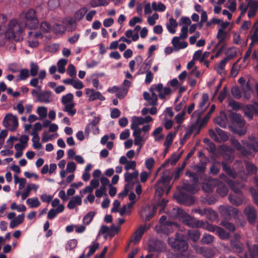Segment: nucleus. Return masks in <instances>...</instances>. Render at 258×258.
<instances>
[{
    "label": "nucleus",
    "mask_w": 258,
    "mask_h": 258,
    "mask_svg": "<svg viewBox=\"0 0 258 258\" xmlns=\"http://www.w3.org/2000/svg\"><path fill=\"white\" fill-rule=\"evenodd\" d=\"M180 220L185 224L189 227H198L202 225V222L198 221L195 218H193L189 215L184 213L182 214L180 217Z\"/></svg>",
    "instance_id": "nucleus-10"
},
{
    "label": "nucleus",
    "mask_w": 258,
    "mask_h": 258,
    "mask_svg": "<svg viewBox=\"0 0 258 258\" xmlns=\"http://www.w3.org/2000/svg\"><path fill=\"white\" fill-rule=\"evenodd\" d=\"M225 54L226 57L224 59H226L228 61L229 60L234 57L237 54V49L234 47H231L228 48L225 51Z\"/></svg>",
    "instance_id": "nucleus-38"
},
{
    "label": "nucleus",
    "mask_w": 258,
    "mask_h": 258,
    "mask_svg": "<svg viewBox=\"0 0 258 258\" xmlns=\"http://www.w3.org/2000/svg\"><path fill=\"white\" fill-rule=\"evenodd\" d=\"M3 125L11 131H15L18 126V119L16 115L12 113L7 114L3 121Z\"/></svg>",
    "instance_id": "nucleus-6"
},
{
    "label": "nucleus",
    "mask_w": 258,
    "mask_h": 258,
    "mask_svg": "<svg viewBox=\"0 0 258 258\" xmlns=\"http://www.w3.org/2000/svg\"><path fill=\"white\" fill-rule=\"evenodd\" d=\"M88 11L86 7H82L75 12L74 14V19L77 21H80L83 19L85 15Z\"/></svg>",
    "instance_id": "nucleus-39"
},
{
    "label": "nucleus",
    "mask_w": 258,
    "mask_h": 258,
    "mask_svg": "<svg viewBox=\"0 0 258 258\" xmlns=\"http://www.w3.org/2000/svg\"><path fill=\"white\" fill-rule=\"evenodd\" d=\"M64 207L63 205H59L56 209H52L49 210L47 214V218L49 219H52L55 217L58 213L62 212Z\"/></svg>",
    "instance_id": "nucleus-35"
},
{
    "label": "nucleus",
    "mask_w": 258,
    "mask_h": 258,
    "mask_svg": "<svg viewBox=\"0 0 258 258\" xmlns=\"http://www.w3.org/2000/svg\"><path fill=\"white\" fill-rule=\"evenodd\" d=\"M24 220V215L23 214L19 215L16 218L12 219L10 223V227L11 228H14L21 224Z\"/></svg>",
    "instance_id": "nucleus-36"
},
{
    "label": "nucleus",
    "mask_w": 258,
    "mask_h": 258,
    "mask_svg": "<svg viewBox=\"0 0 258 258\" xmlns=\"http://www.w3.org/2000/svg\"><path fill=\"white\" fill-rule=\"evenodd\" d=\"M162 131L163 127L161 126H159L153 131L152 136L153 137L155 142H161L164 139V136L162 133Z\"/></svg>",
    "instance_id": "nucleus-29"
},
{
    "label": "nucleus",
    "mask_w": 258,
    "mask_h": 258,
    "mask_svg": "<svg viewBox=\"0 0 258 258\" xmlns=\"http://www.w3.org/2000/svg\"><path fill=\"white\" fill-rule=\"evenodd\" d=\"M252 111L258 113V103H254L251 105L246 106L244 108L245 114L249 118L252 117Z\"/></svg>",
    "instance_id": "nucleus-23"
},
{
    "label": "nucleus",
    "mask_w": 258,
    "mask_h": 258,
    "mask_svg": "<svg viewBox=\"0 0 258 258\" xmlns=\"http://www.w3.org/2000/svg\"><path fill=\"white\" fill-rule=\"evenodd\" d=\"M138 175L139 172L137 170H135L132 173L127 172L124 175L125 181L128 183H132L137 180Z\"/></svg>",
    "instance_id": "nucleus-30"
},
{
    "label": "nucleus",
    "mask_w": 258,
    "mask_h": 258,
    "mask_svg": "<svg viewBox=\"0 0 258 258\" xmlns=\"http://www.w3.org/2000/svg\"><path fill=\"white\" fill-rule=\"evenodd\" d=\"M217 192L221 197H224L228 193V189L225 186L218 182V183Z\"/></svg>",
    "instance_id": "nucleus-57"
},
{
    "label": "nucleus",
    "mask_w": 258,
    "mask_h": 258,
    "mask_svg": "<svg viewBox=\"0 0 258 258\" xmlns=\"http://www.w3.org/2000/svg\"><path fill=\"white\" fill-rule=\"evenodd\" d=\"M52 31L56 34L63 33L66 31V27L62 25L56 24L53 26Z\"/></svg>",
    "instance_id": "nucleus-60"
},
{
    "label": "nucleus",
    "mask_w": 258,
    "mask_h": 258,
    "mask_svg": "<svg viewBox=\"0 0 258 258\" xmlns=\"http://www.w3.org/2000/svg\"><path fill=\"white\" fill-rule=\"evenodd\" d=\"M188 235L189 238L194 241H198L200 236V233L197 229L188 231Z\"/></svg>",
    "instance_id": "nucleus-54"
},
{
    "label": "nucleus",
    "mask_w": 258,
    "mask_h": 258,
    "mask_svg": "<svg viewBox=\"0 0 258 258\" xmlns=\"http://www.w3.org/2000/svg\"><path fill=\"white\" fill-rule=\"evenodd\" d=\"M42 37L41 32L31 30L28 32L27 43L32 48H35L39 45L38 39Z\"/></svg>",
    "instance_id": "nucleus-7"
},
{
    "label": "nucleus",
    "mask_w": 258,
    "mask_h": 258,
    "mask_svg": "<svg viewBox=\"0 0 258 258\" xmlns=\"http://www.w3.org/2000/svg\"><path fill=\"white\" fill-rule=\"evenodd\" d=\"M247 7L249 8L247 15L248 18H251L256 14L258 9V2L256 1L249 2L247 3Z\"/></svg>",
    "instance_id": "nucleus-21"
},
{
    "label": "nucleus",
    "mask_w": 258,
    "mask_h": 258,
    "mask_svg": "<svg viewBox=\"0 0 258 258\" xmlns=\"http://www.w3.org/2000/svg\"><path fill=\"white\" fill-rule=\"evenodd\" d=\"M234 238V239L231 240V246L237 252H240L243 249V245L238 241L240 236L238 234L235 235Z\"/></svg>",
    "instance_id": "nucleus-28"
},
{
    "label": "nucleus",
    "mask_w": 258,
    "mask_h": 258,
    "mask_svg": "<svg viewBox=\"0 0 258 258\" xmlns=\"http://www.w3.org/2000/svg\"><path fill=\"white\" fill-rule=\"evenodd\" d=\"M216 133L218 134V136H219V139L220 140V142L222 141H226L228 139V137L227 135L222 130L219 128H216Z\"/></svg>",
    "instance_id": "nucleus-63"
},
{
    "label": "nucleus",
    "mask_w": 258,
    "mask_h": 258,
    "mask_svg": "<svg viewBox=\"0 0 258 258\" xmlns=\"http://www.w3.org/2000/svg\"><path fill=\"white\" fill-rule=\"evenodd\" d=\"M144 124L143 117L133 116L131 118V128L133 132L139 130V126Z\"/></svg>",
    "instance_id": "nucleus-20"
},
{
    "label": "nucleus",
    "mask_w": 258,
    "mask_h": 258,
    "mask_svg": "<svg viewBox=\"0 0 258 258\" xmlns=\"http://www.w3.org/2000/svg\"><path fill=\"white\" fill-rule=\"evenodd\" d=\"M177 26L178 23L177 21L173 18H170L166 23V26L168 32L172 34L176 33V28Z\"/></svg>",
    "instance_id": "nucleus-24"
},
{
    "label": "nucleus",
    "mask_w": 258,
    "mask_h": 258,
    "mask_svg": "<svg viewBox=\"0 0 258 258\" xmlns=\"http://www.w3.org/2000/svg\"><path fill=\"white\" fill-rule=\"evenodd\" d=\"M150 90L157 92L158 93L159 97L161 99H165L166 96L169 95L171 92L169 87H163L162 84L159 83L157 85H152Z\"/></svg>",
    "instance_id": "nucleus-8"
},
{
    "label": "nucleus",
    "mask_w": 258,
    "mask_h": 258,
    "mask_svg": "<svg viewBox=\"0 0 258 258\" xmlns=\"http://www.w3.org/2000/svg\"><path fill=\"white\" fill-rule=\"evenodd\" d=\"M247 246L250 252L251 258H258V245H253L250 246L249 244Z\"/></svg>",
    "instance_id": "nucleus-52"
},
{
    "label": "nucleus",
    "mask_w": 258,
    "mask_h": 258,
    "mask_svg": "<svg viewBox=\"0 0 258 258\" xmlns=\"http://www.w3.org/2000/svg\"><path fill=\"white\" fill-rule=\"evenodd\" d=\"M155 212L154 207L147 206L140 211V214L143 219H145L146 220H149L153 216Z\"/></svg>",
    "instance_id": "nucleus-18"
},
{
    "label": "nucleus",
    "mask_w": 258,
    "mask_h": 258,
    "mask_svg": "<svg viewBox=\"0 0 258 258\" xmlns=\"http://www.w3.org/2000/svg\"><path fill=\"white\" fill-rule=\"evenodd\" d=\"M225 7L231 12H234L236 10V0H228L225 5Z\"/></svg>",
    "instance_id": "nucleus-59"
},
{
    "label": "nucleus",
    "mask_w": 258,
    "mask_h": 258,
    "mask_svg": "<svg viewBox=\"0 0 258 258\" xmlns=\"http://www.w3.org/2000/svg\"><path fill=\"white\" fill-rule=\"evenodd\" d=\"M142 134L140 133V130L133 132V135L134 137V144L135 145L140 146L141 149L145 141L148 138L147 135L144 134L142 136Z\"/></svg>",
    "instance_id": "nucleus-11"
},
{
    "label": "nucleus",
    "mask_w": 258,
    "mask_h": 258,
    "mask_svg": "<svg viewBox=\"0 0 258 258\" xmlns=\"http://www.w3.org/2000/svg\"><path fill=\"white\" fill-rule=\"evenodd\" d=\"M82 204V199L79 196H76L72 198L68 204V208L70 209H73L77 206H80Z\"/></svg>",
    "instance_id": "nucleus-34"
},
{
    "label": "nucleus",
    "mask_w": 258,
    "mask_h": 258,
    "mask_svg": "<svg viewBox=\"0 0 258 258\" xmlns=\"http://www.w3.org/2000/svg\"><path fill=\"white\" fill-rule=\"evenodd\" d=\"M194 248L197 253L201 254L207 258H211L214 255V253L211 249L205 247H200L198 245H194Z\"/></svg>",
    "instance_id": "nucleus-16"
},
{
    "label": "nucleus",
    "mask_w": 258,
    "mask_h": 258,
    "mask_svg": "<svg viewBox=\"0 0 258 258\" xmlns=\"http://www.w3.org/2000/svg\"><path fill=\"white\" fill-rule=\"evenodd\" d=\"M241 88L244 93V97L247 99H249L251 93V88L249 83L247 82L245 85L241 86Z\"/></svg>",
    "instance_id": "nucleus-47"
},
{
    "label": "nucleus",
    "mask_w": 258,
    "mask_h": 258,
    "mask_svg": "<svg viewBox=\"0 0 258 258\" xmlns=\"http://www.w3.org/2000/svg\"><path fill=\"white\" fill-rule=\"evenodd\" d=\"M85 91L90 101H94L97 99H99L101 101L105 100V97L99 92L95 91L91 89H86Z\"/></svg>",
    "instance_id": "nucleus-14"
},
{
    "label": "nucleus",
    "mask_w": 258,
    "mask_h": 258,
    "mask_svg": "<svg viewBox=\"0 0 258 258\" xmlns=\"http://www.w3.org/2000/svg\"><path fill=\"white\" fill-rule=\"evenodd\" d=\"M66 164V162L64 160H60L58 163V167L61 169L60 171V176L61 178H64L66 176V171L64 169Z\"/></svg>",
    "instance_id": "nucleus-55"
},
{
    "label": "nucleus",
    "mask_w": 258,
    "mask_h": 258,
    "mask_svg": "<svg viewBox=\"0 0 258 258\" xmlns=\"http://www.w3.org/2000/svg\"><path fill=\"white\" fill-rule=\"evenodd\" d=\"M250 144L247 146L250 150H253L254 152L258 151V143L255 142L254 137H250L249 138Z\"/></svg>",
    "instance_id": "nucleus-62"
},
{
    "label": "nucleus",
    "mask_w": 258,
    "mask_h": 258,
    "mask_svg": "<svg viewBox=\"0 0 258 258\" xmlns=\"http://www.w3.org/2000/svg\"><path fill=\"white\" fill-rule=\"evenodd\" d=\"M25 27L30 30H35L38 26L39 21L33 9L28 10L25 14Z\"/></svg>",
    "instance_id": "nucleus-5"
},
{
    "label": "nucleus",
    "mask_w": 258,
    "mask_h": 258,
    "mask_svg": "<svg viewBox=\"0 0 258 258\" xmlns=\"http://www.w3.org/2000/svg\"><path fill=\"white\" fill-rule=\"evenodd\" d=\"M185 110L184 109L182 112L178 113L176 115L174 118L175 121L176 123L178 124L179 126H180L184 120L185 119Z\"/></svg>",
    "instance_id": "nucleus-50"
},
{
    "label": "nucleus",
    "mask_w": 258,
    "mask_h": 258,
    "mask_svg": "<svg viewBox=\"0 0 258 258\" xmlns=\"http://www.w3.org/2000/svg\"><path fill=\"white\" fill-rule=\"evenodd\" d=\"M24 27L22 23L16 19L10 21L8 27L5 31L6 38L15 41H21L23 39Z\"/></svg>",
    "instance_id": "nucleus-1"
},
{
    "label": "nucleus",
    "mask_w": 258,
    "mask_h": 258,
    "mask_svg": "<svg viewBox=\"0 0 258 258\" xmlns=\"http://www.w3.org/2000/svg\"><path fill=\"white\" fill-rule=\"evenodd\" d=\"M238 61H239V60H237L236 62H235L233 64V66L232 67L231 71V75L232 77H236L238 75L239 71L241 69H243L245 68H243V65H244L243 63L240 65H239L237 64Z\"/></svg>",
    "instance_id": "nucleus-43"
},
{
    "label": "nucleus",
    "mask_w": 258,
    "mask_h": 258,
    "mask_svg": "<svg viewBox=\"0 0 258 258\" xmlns=\"http://www.w3.org/2000/svg\"><path fill=\"white\" fill-rule=\"evenodd\" d=\"M175 136V133H173L172 132H169L166 136L164 143V146L165 147V153H166L168 151L169 148L173 141Z\"/></svg>",
    "instance_id": "nucleus-33"
},
{
    "label": "nucleus",
    "mask_w": 258,
    "mask_h": 258,
    "mask_svg": "<svg viewBox=\"0 0 258 258\" xmlns=\"http://www.w3.org/2000/svg\"><path fill=\"white\" fill-rule=\"evenodd\" d=\"M202 112L197 110L194 112L191 116V120L195 122L196 125L199 126L200 130L202 127L206 125L208 122L210 116L209 115H206L202 119L200 118V115Z\"/></svg>",
    "instance_id": "nucleus-9"
},
{
    "label": "nucleus",
    "mask_w": 258,
    "mask_h": 258,
    "mask_svg": "<svg viewBox=\"0 0 258 258\" xmlns=\"http://www.w3.org/2000/svg\"><path fill=\"white\" fill-rule=\"evenodd\" d=\"M36 113L39 116V119L42 120L47 116V108L43 106H39L36 109Z\"/></svg>",
    "instance_id": "nucleus-41"
},
{
    "label": "nucleus",
    "mask_w": 258,
    "mask_h": 258,
    "mask_svg": "<svg viewBox=\"0 0 258 258\" xmlns=\"http://www.w3.org/2000/svg\"><path fill=\"white\" fill-rule=\"evenodd\" d=\"M182 39H183L179 36H175L172 38L171 43L175 51L184 49L187 46V43Z\"/></svg>",
    "instance_id": "nucleus-13"
},
{
    "label": "nucleus",
    "mask_w": 258,
    "mask_h": 258,
    "mask_svg": "<svg viewBox=\"0 0 258 258\" xmlns=\"http://www.w3.org/2000/svg\"><path fill=\"white\" fill-rule=\"evenodd\" d=\"M166 220V217L165 216H162L160 219V225L156 227V230L158 232H162L164 233H168L170 231H168L166 229V227H171L172 224L166 223L165 222Z\"/></svg>",
    "instance_id": "nucleus-19"
},
{
    "label": "nucleus",
    "mask_w": 258,
    "mask_h": 258,
    "mask_svg": "<svg viewBox=\"0 0 258 258\" xmlns=\"http://www.w3.org/2000/svg\"><path fill=\"white\" fill-rule=\"evenodd\" d=\"M218 183V180L216 179H209L207 183H205L203 185V189L207 192H211L214 186Z\"/></svg>",
    "instance_id": "nucleus-25"
},
{
    "label": "nucleus",
    "mask_w": 258,
    "mask_h": 258,
    "mask_svg": "<svg viewBox=\"0 0 258 258\" xmlns=\"http://www.w3.org/2000/svg\"><path fill=\"white\" fill-rule=\"evenodd\" d=\"M95 215V212L91 211L88 213L83 218V222L84 224L85 225H89L91 222Z\"/></svg>",
    "instance_id": "nucleus-49"
},
{
    "label": "nucleus",
    "mask_w": 258,
    "mask_h": 258,
    "mask_svg": "<svg viewBox=\"0 0 258 258\" xmlns=\"http://www.w3.org/2000/svg\"><path fill=\"white\" fill-rule=\"evenodd\" d=\"M68 63L67 59L61 58L58 60L57 63L58 72L59 73L63 74L65 72V66Z\"/></svg>",
    "instance_id": "nucleus-48"
},
{
    "label": "nucleus",
    "mask_w": 258,
    "mask_h": 258,
    "mask_svg": "<svg viewBox=\"0 0 258 258\" xmlns=\"http://www.w3.org/2000/svg\"><path fill=\"white\" fill-rule=\"evenodd\" d=\"M77 244L78 241L76 239H71L66 243L65 246L66 249L69 250H73L77 246Z\"/></svg>",
    "instance_id": "nucleus-58"
},
{
    "label": "nucleus",
    "mask_w": 258,
    "mask_h": 258,
    "mask_svg": "<svg viewBox=\"0 0 258 258\" xmlns=\"http://www.w3.org/2000/svg\"><path fill=\"white\" fill-rule=\"evenodd\" d=\"M14 182L16 184H19L18 188L21 190L24 188L26 184V180L24 178H19L17 175L14 176Z\"/></svg>",
    "instance_id": "nucleus-46"
},
{
    "label": "nucleus",
    "mask_w": 258,
    "mask_h": 258,
    "mask_svg": "<svg viewBox=\"0 0 258 258\" xmlns=\"http://www.w3.org/2000/svg\"><path fill=\"white\" fill-rule=\"evenodd\" d=\"M52 101L51 93L50 91H44L41 92L38 98L35 100L36 102L49 103Z\"/></svg>",
    "instance_id": "nucleus-17"
},
{
    "label": "nucleus",
    "mask_w": 258,
    "mask_h": 258,
    "mask_svg": "<svg viewBox=\"0 0 258 258\" xmlns=\"http://www.w3.org/2000/svg\"><path fill=\"white\" fill-rule=\"evenodd\" d=\"M233 122L230 126V128L233 132L239 135H243L246 133V129L244 127V121L241 116L238 114L235 113L232 115Z\"/></svg>",
    "instance_id": "nucleus-3"
},
{
    "label": "nucleus",
    "mask_w": 258,
    "mask_h": 258,
    "mask_svg": "<svg viewBox=\"0 0 258 258\" xmlns=\"http://www.w3.org/2000/svg\"><path fill=\"white\" fill-rule=\"evenodd\" d=\"M127 38H132V40L136 41L138 40L139 36L138 33H134L132 30H127L125 33Z\"/></svg>",
    "instance_id": "nucleus-56"
},
{
    "label": "nucleus",
    "mask_w": 258,
    "mask_h": 258,
    "mask_svg": "<svg viewBox=\"0 0 258 258\" xmlns=\"http://www.w3.org/2000/svg\"><path fill=\"white\" fill-rule=\"evenodd\" d=\"M227 62L226 59H223L219 63L216 64L215 68L218 73L221 75L225 74L224 68Z\"/></svg>",
    "instance_id": "nucleus-40"
},
{
    "label": "nucleus",
    "mask_w": 258,
    "mask_h": 258,
    "mask_svg": "<svg viewBox=\"0 0 258 258\" xmlns=\"http://www.w3.org/2000/svg\"><path fill=\"white\" fill-rule=\"evenodd\" d=\"M227 33L225 30L222 29H219L217 34V38L218 40V43L217 45L223 43L226 39Z\"/></svg>",
    "instance_id": "nucleus-44"
},
{
    "label": "nucleus",
    "mask_w": 258,
    "mask_h": 258,
    "mask_svg": "<svg viewBox=\"0 0 258 258\" xmlns=\"http://www.w3.org/2000/svg\"><path fill=\"white\" fill-rule=\"evenodd\" d=\"M196 125V124H195L187 128L186 130V133L184 136V139H186L188 138L192 133H195V135H197L199 133L200 129H197Z\"/></svg>",
    "instance_id": "nucleus-45"
},
{
    "label": "nucleus",
    "mask_w": 258,
    "mask_h": 258,
    "mask_svg": "<svg viewBox=\"0 0 258 258\" xmlns=\"http://www.w3.org/2000/svg\"><path fill=\"white\" fill-rule=\"evenodd\" d=\"M244 213L251 223H253L256 218L255 211L252 206H247L244 210Z\"/></svg>",
    "instance_id": "nucleus-26"
},
{
    "label": "nucleus",
    "mask_w": 258,
    "mask_h": 258,
    "mask_svg": "<svg viewBox=\"0 0 258 258\" xmlns=\"http://www.w3.org/2000/svg\"><path fill=\"white\" fill-rule=\"evenodd\" d=\"M209 104V96L207 94L204 93L202 96V100L200 102L199 106L201 110L199 111L203 112Z\"/></svg>",
    "instance_id": "nucleus-32"
},
{
    "label": "nucleus",
    "mask_w": 258,
    "mask_h": 258,
    "mask_svg": "<svg viewBox=\"0 0 258 258\" xmlns=\"http://www.w3.org/2000/svg\"><path fill=\"white\" fill-rule=\"evenodd\" d=\"M168 243L174 249L180 251H185L188 248V245L182 235L177 234L175 239L169 238Z\"/></svg>",
    "instance_id": "nucleus-4"
},
{
    "label": "nucleus",
    "mask_w": 258,
    "mask_h": 258,
    "mask_svg": "<svg viewBox=\"0 0 258 258\" xmlns=\"http://www.w3.org/2000/svg\"><path fill=\"white\" fill-rule=\"evenodd\" d=\"M150 91L151 94L146 92L144 93V98L148 102L149 104L153 106L156 105L157 104L158 96L154 91L150 90Z\"/></svg>",
    "instance_id": "nucleus-15"
},
{
    "label": "nucleus",
    "mask_w": 258,
    "mask_h": 258,
    "mask_svg": "<svg viewBox=\"0 0 258 258\" xmlns=\"http://www.w3.org/2000/svg\"><path fill=\"white\" fill-rule=\"evenodd\" d=\"M26 204L30 208H36L41 205V202L37 197L28 199L26 200Z\"/></svg>",
    "instance_id": "nucleus-37"
},
{
    "label": "nucleus",
    "mask_w": 258,
    "mask_h": 258,
    "mask_svg": "<svg viewBox=\"0 0 258 258\" xmlns=\"http://www.w3.org/2000/svg\"><path fill=\"white\" fill-rule=\"evenodd\" d=\"M220 178L223 179L225 181L227 182L231 187V189L236 193L239 192L240 189L243 187V184L242 183H236L232 181H230L227 179V177L224 175H221Z\"/></svg>",
    "instance_id": "nucleus-22"
},
{
    "label": "nucleus",
    "mask_w": 258,
    "mask_h": 258,
    "mask_svg": "<svg viewBox=\"0 0 258 258\" xmlns=\"http://www.w3.org/2000/svg\"><path fill=\"white\" fill-rule=\"evenodd\" d=\"M152 8L155 11L164 12L166 10V6L161 2L158 3L153 2Z\"/></svg>",
    "instance_id": "nucleus-53"
},
{
    "label": "nucleus",
    "mask_w": 258,
    "mask_h": 258,
    "mask_svg": "<svg viewBox=\"0 0 258 258\" xmlns=\"http://www.w3.org/2000/svg\"><path fill=\"white\" fill-rule=\"evenodd\" d=\"M145 231V228L143 226L138 229L133 234L131 239V242H134V244L137 243L141 239Z\"/></svg>",
    "instance_id": "nucleus-27"
},
{
    "label": "nucleus",
    "mask_w": 258,
    "mask_h": 258,
    "mask_svg": "<svg viewBox=\"0 0 258 258\" xmlns=\"http://www.w3.org/2000/svg\"><path fill=\"white\" fill-rule=\"evenodd\" d=\"M215 122L221 127L225 128L227 126V118L224 113L221 112L219 116L215 118Z\"/></svg>",
    "instance_id": "nucleus-31"
},
{
    "label": "nucleus",
    "mask_w": 258,
    "mask_h": 258,
    "mask_svg": "<svg viewBox=\"0 0 258 258\" xmlns=\"http://www.w3.org/2000/svg\"><path fill=\"white\" fill-rule=\"evenodd\" d=\"M73 94L70 93L61 97V103L63 105V110L67 112L70 116H73L76 113V109L75 108L76 104L73 101Z\"/></svg>",
    "instance_id": "nucleus-2"
},
{
    "label": "nucleus",
    "mask_w": 258,
    "mask_h": 258,
    "mask_svg": "<svg viewBox=\"0 0 258 258\" xmlns=\"http://www.w3.org/2000/svg\"><path fill=\"white\" fill-rule=\"evenodd\" d=\"M110 0H91L90 2L91 6L96 8L100 6H105L108 5Z\"/></svg>",
    "instance_id": "nucleus-42"
},
{
    "label": "nucleus",
    "mask_w": 258,
    "mask_h": 258,
    "mask_svg": "<svg viewBox=\"0 0 258 258\" xmlns=\"http://www.w3.org/2000/svg\"><path fill=\"white\" fill-rule=\"evenodd\" d=\"M11 209L16 210L18 212H25L26 211V207L24 205H18L16 203L13 202L11 204Z\"/></svg>",
    "instance_id": "nucleus-61"
},
{
    "label": "nucleus",
    "mask_w": 258,
    "mask_h": 258,
    "mask_svg": "<svg viewBox=\"0 0 258 258\" xmlns=\"http://www.w3.org/2000/svg\"><path fill=\"white\" fill-rule=\"evenodd\" d=\"M76 165L75 162L73 161L69 162L67 164L66 174L68 173H73L76 171Z\"/></svg>",
    "instance_id": "nucleus-64"
},
{
    "label": "nucleus",
    "mask_w": 258,
    "mask_h": 258,
    "mask_svg": "<svg viewBox=\"0 0 258 258\" xmlns=\"http://www.w3.org/2000/svg\"><path fill=\"white\" fill-rule=\"evenodd\" d=\"M119 162L121 165H124V169L126 171L130 170H136L137 162L132 160H128L124 156H122L120 157Z\"/></svg>",
    "instance_id": "nucleus-12"
},
{
    "label": "nucleus",
    "mask_w": 258,
    "mask_h": 258,
    "mask_svg": "<svg viewBox=\"0 0 258 258\" xmlns=\"http://www.w3.org/2000/svg\"><path fill=\"white\" fill-rule=\"evenodd\" d=\"M221 209V210H225L231 216H235L238 213L237 209L232 207H222Z\"/></svg>",
    "instance_id": "nucleus-51"
}]
</instances>
